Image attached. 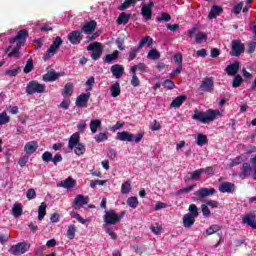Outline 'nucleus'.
<instances>
[{"label": "nucleus", "mask_w": 256, "mask_h": 256, "mask_svg": "<svg viewBox=\"0 0 256 256\" xmlns=\"http://www.w3.org/2000/svg\"><path fill=\"white\" fill-rule=\"evenodd\" d=\"M131 85L132 87H139V85H141V81L139 80V77H137V74L132 75Z\"/></svg>", "instance_id": "63"}, {"label": "nucleus", "mask_w": 256, "mask_h": 256, "mask_svg": "<svg viewBox=\"0 0 256 256\" xmlns=\"http://www.w3.org/2000/svg\"><path fill=\"white\" fill-rule=\"evenodd\" d=\"M33 69H35V66L33 65V59H28L23 71L24 73L27 74V73H31Z\"/></svg>", "instance_id": "48"}, {"label": "nucleus", "mask_w": 256, "mask_h": 256, "mask_svg": "<svg viewBox=\"0 0 256 256\" xmlns=\"http://www.w3.org/2000/svg\"><path fill=\"white\" fill-rule=\"evenodd\" d=\"M129 19H131V14L122 12L117 18L116 23L117 25H127V23H129Z\"/></svg>", "instance_id": "27"}, {"label": "nucleus", "mask_w": 256, "mask_h": 256, "mask_svg": "<svg viewBox=\"0 0 256 256\" xmlns=\"http://www.w3.org/2000/svg\"><path fill=\"white\" fill-rule=\"evenodd\" d=\"M253 176V167L250 163L244 162L240 168V173L238 177L242 180L249 179V177Z\"/></svg>", "instance_id": "12"}, {"label": "nucleus", "mask_w": 256, "mask_h": 256, "mask_svg": "<svg viewBox=\"0 0 256 256\" xmlns=\"http://www.w3.org/2000/svg\"><path fill=\"white\" fill-rule=\"evenodd\" d=\"M136 67L141 73H147L149 71V67L145 63H138L136 64Z\"/></svg>", "instance_id": "60"}, {"label": "nucleus", "mask_w": 256, "mask_h": 256, "mask_svg": "<svg viewBox=\"0 0 256 256\" xmlns=\"http://www.w3.org/2000/svg\"><path fill=\"white\" fill-rule=\"evenodd\" d=\"M87 51H92L91 59H93V61H99V59H101V55H103V47L101 46V42H94L88 45Z\"/></svg>", "instance_id": "8"}, {"label": "nucleus", "mask_w": 256, "mask_h": 256, "mask_svg": "<svg viewBox=\"0 0 256 256\" xmlns=\"http://www.w3.org/2000/svg\"><path fill=\"white\" fill-rule=\"evenodd\" d=\"M241 83H243V77L241 75H236L233 82H232V87L234 89H237V87H241Z\"/></svg>", "instance_id": "51"}, {"label": "nucleus", "mask_w": 256, "mask_h": 256, "mask_svg": "<svg viewBox=\"0 0 256 256\" xmlns=\"http://www.w3.org/2000/svg\"><path fill=\"white\" fill-rule=\"evenodd\" d=\"M213 87H215L213 77H205L200 85V91H203L204 93H213Z\"/></svg>", "instance_id": "13"}, {"label": "nucleus", "mask_w": 256, "mask_h": 256, "mask_svg": "<svg viewBox=\"0 0 256 256\" xmlns=\"http://www.w3.org/2000/svg\"><path fill=\"white\" fill-rule=\"evenodd\" d=\"M59 77H61V73H57L55 70H50L42 76V81H45V83H53V81H57Z\"/></svg>", "instance_id": "17"}, {"label": "nucleus", "mask_w": 256, "mask_h": 256, "mask_svg": "<svg viewBox=\"0 0 256 256\" xmlns=\"http://www.w3.org/2000/svg\"><path fill=\"white\" fill-rule=\"evenodd\" d=\"M195 217L191 214H185L182 218L184 229H191L195 225Z\"/></svg>", "instance_id": "21"}, {"label": "nucleus", "mask_w": 256, "mask_h": 256, "mask_svg": "<svg viewBox=\"0 0 256 256\" xmlns=\"http://www.w3.org/2000/svg\"><path fill=\"white\" fill-rule=\"evenodd\" d=\"M153 7H155V3L153 1H149L147 4L142 6L141 15L145 21H151V17H153Z\"/></svg>", "instance_id": "10"}, {"label": "nucleus", "mask_w": 256, "mask_h": 256, "mask_svg": "<svg viewBox=\"0 0 256 256\" xmlns=\"http://www.w3.org/2000/svg\"><path fill=\"white\" fill-rule=\"evenodd\" d=\"M203 175V168L195 170L193 173H190V177H188V181H198Z\"/></svg>", "instance_id": "39"}, {"label": "nucleus", "mask_w": 256, "mask_h": 256, "mask_svg": "<svg viewBox=\"0 0 256 256\" xmlns=\"http://www.w3.org/2000/svg\"><path fill=\"white\" fill-rule=\"evenodd\" d=\"M42 160L44 161V163H50V161H53V154L49 151H45L42 154Z\"/></svg>", "instance_id": "53"}, {"label": "nucleus", "mask_w": 256, "mask_h": 256, "mask_svg": "<svg viewBox=\"0 0 256 256\" xmlns=\"http://www.w3.org/2000/svg\"><path fill=\"white\" fill-rule=\"evenodd\" d=\"M77 185V181L72 177H68L66 180L57 183V187H63V189H73Z\"/></svg>", "instance_id": "22"}, {"label": "nucleus", "mask_w": 256, "mask_h": 256, "mask_svg": "<svg viewBox=\"0 0 256 256\" xmlns=\"http://www.w3.org/2000/svg\"><path fill=\"white\" fill-rule=\"evenodd\" d=\"M242 223L252 227V229H256V216L253 214H247L243 219Z\"/></svg>", "instance_id": "25"}, {"label": "nucleus", "mask_w": 256, "mask_h": 256, "mask_svg": "<svg viewBox=\"0 0 256 256\" xmlns=\"http://www.w3.org/2000/svg\"><path fill=\"white\" fill-rule=\"evenodd\" d=\"M101 127V120L94 119L90 121V131L91 133H97V129Z\"/></svg>", "instance_id": "40"}, {"label": "nucleus", "mask_w": 256, "mask_h": 256, "mask_svg": "<svg viewBox=\"0 0 256 256\" xmlns=\"http://www.w3.org/2000/svg\"><path fill=\"white\" fill-rule=\"evenodd\" d=\"M121 193H122V195H127V194L131 193V183L130 182L122 183Z\"/></svg>", "instance_id": "45"}, {"label": "nucleus", "mask_w": 256, "mask_h": 256, "mask_svg": "<svg viewBox=\"0 0 256 256\" xmlns=\"http://www.w3.org/2000/svg\"><path fill=\"white\" fill-rule=\"evenodd\" d=\"M73 95V83H67L62 90V97H71Z\"/></svg>", "instance_id": "35"}, {"label": "nucleus", "mask_w": 256, "mask_h": 256, "mask_svg": "<svg viewBox=\"0 0 256 256\" xmlns=\"http://www.w3.org/2000/svg\"><path fill=\"white\" fill-rule=\"evenodd\" d=\"M110 71L116 79H121L123 73H125V68L122 65L114 64L111 66Z\"/></svg>", "instance_id": "19"}, {"label": "nucleus", "mask_w": 256, "mask_h": 256, "mask_svg": "<svg viewBox=\"0 0 256 256\" xmlns=\"http://www.w3.org/2000/svg\"><path fill=\"white\" fill-rule=\"evenodd\" d=\"M145 137V132H139L136 136L127 131L118 132L116 134L117 141H128L129 143L135 141L136 143H141V139Z\"/></svg>", "instance_id": "3"}, {"label": "nucleus", "mask_w": 256, "mask_h": 256, "mask_svg": "<svg viewBox=\"0 0 256 256\" xmlns=\"http://www.w3.org/2000/svg\"><path fill=\"white\" fill-rule=\"evenodd\" d=\"M62 45H63V39L59 36L55 37L54 41L52 42V45L44 55V61H47L48 59H51V57L55 56L57 51H59V47H61Z\"/></svg>", "instance_id": "5"}, {"label": "nucleus", "mask_w": 256, "mask_h": 256, "mask_svg": "<svg viewBox=\"0 0 256 256\" xmlns=\"http://www.w3.org/2000/svg\"><path fill=\"white\" fill-rule=\"evenodd\" d=\"M21 73V68H15L12 70H6L4 75H9L10 77H17Z\"/></svg>", "instance_id": "52"}, {"label": "nucleus", "mask_w": 256, "mask_h": 256, "mask_svg": "<svg viewBox=\"0 0 256 256\" xmlns=\"http://www.w3.org/2000/svg\"><path fill=\"white\" fill-rule=\"evenodd\" d=\"M184 101H187V96L180 95L171 102L170 107L179 108L183 105Z\"/></svg>", "instance_id": "29"}, {"label": "nucleus", "mask_w": 256, "mask_h": 256, "mask_svg": "<svg viewBox=\"0 0 256 256\" xmlns=\"http://www.w3.org/2000/svg\"><path fill=\"white\" fill-rule=\"evenodd\" d=\"M147 58L152 59L153 61H157V59L161 58V53H159L157 49H151L148 52Z\"/></svg>", "instance_id": "41"}, {"label": "nucleus", "mask_w": 256, "mask_h": 256, "mask_svg": "<svg viewBox=\"0 0 256 256\" xmlns=\"http://www.w3.org/2000/svg\"><path fill=\"white\" fill-rule=\"evenodd\" d=\"M250 162L252 165V169L254 171L252 174V177H253L254 181H256V155L250 159Z\"/></svg>", "instance_id": "64"}, {"label": "nucleus", "mask_w": 256, "mask_h": 256, "mask_svg": "<svg viewBox=\"0 0 256 256\" xmlns=\"http://www.w3.org/2000/svg\"><path fill=\"white\" fill-rule=\"evenodd\" d=\"M89 203V198H85L83 195H77L74 199V205L76 207H83V205H87Z\"/></svg>", "instance_id": "30"}, {"label": "nucleus", "mask_w": 256, "mask_h": 256, "mask_svg": "<svg viewBox=\"0 0 256 256\" xmlns=\"http://www.w3.org/2000/svg\"><path fill=\"white\" fill-rule=\"evenodd\" d=\"M29 249H31V244L27 242H19L16 245H13L9 248V253H11V255L19 256L24 255V253H27Z\"/></svg>", "instance_id": "6"}, {"label": "nucleus", "mask_w": 256, "mask_h": 256, "mask_svg": "<svg viewBox=\"0 0 256 256\" xmlns=\"http://www.w3.org/2000/svg\"><path fill=\"white\" fill-rule=\"evenodd\" d=\"M9 121H11V118L7 115V112L0 113V125H7Z\"/></svg>", "instance_id": "49"}, {"label": "nucleus", "mask_w": 256, "mask_h": 256, "mask_svg": "<svg viewBox=\"0 0 256 256\" xmlns=\"http://www.w3.org/2000/svg\"><path fill=\"white\" fill-rule=\"evenodd\" d=\"M45 215H47V204H45V202H42L38 208L39 221H43V219L45 218Z\"/></svg>", "instance_id": "33"}, {"label": "nucleus", "mask_w": 256, "mask_h": 256, "mask_svg": "<svg viewBox=\"0 0 256 256\" xmlns=\"http://www.w3.org/2000/svg\"><path fill=\"white\" fill-rule=\"evenodd\" d=\"M162 85L164 89H168V90L175 89V82L171 81V79L164 80Z\"/></svg>", "instance_id": "55"}, {"label": "nucleus", "mask_w": 256, "mask_h": 256, "mask_svg": "<svg viewBox=\"0 0 256 256\" xmlns=\"http://www.w3.org/2000/svg\"><path fill=\"white\" fill-rule=\"evenodd\" d=\"M94 139L96 143H103V141H107L109 139V136H107V133L100 132L94 137Z\"/></svg>", "instance_id": "47"}, {"label": "nucleus", "mask_w": 256, "mask_h": 256, "mask_svg": "<svg viewBox=\"0 0 256 256\" xmlns=\"http://www.w3.org/2000/svg\"><path fill=\"white\" fill-rule=\"evenodd\" d=\"M221 115V111L208 109L206 111L195 110L192 119L194 121H199L203 125H207L209 123H213L217 117Z\"/></svg>", "instance_id": "1"}, {"label": "nucleus", "mask_w": 256, "mask_h": 256, "mask_svg": "<svg viewBox=\"0 0 256 256\" xmlns=\"http://www.w3.org/2000/svg\"><path fill=\"white\" fill-rule=\"evenodd\" d=\"M127 205L132 209H137V207L139 206V200L135 196L129 197L127 199Z\"/></svg>", "instance_id": "42"}, {"label": "nucleus", "mask_w": 256, "mask_h": 256, "mask_svg": "<svg viewBox=\"0 0 256 256\" xmlns=\"http://www.w3.org/2000/svg\"><path fill=\"white\" fill-rule=\"evenodd\" d=\"M152 233H154V235H161V232L163 231V226H161V224L159 223H155V225L150 227Z\"/></svg>", "instance_id": "50"}, {"label": "nucleus", "mask_w": 256, "mask_h": 256, "mask_svg": "<svg viewBox=\"0 0 256 256\" xmlns=\"http://www.w3.org/2000/svg\"><path fill=\"white\" fill-rule=\"evenodd\" d=\"M116 45L120 51H125V39L124 38H117Z\"/></svg>", "instance_id": "57"}, {"label": "nucleus", "mask_w": 256, "mask_h": 256, "mask_svg": "<svg viewBox=\"0 0 256 256\" xmlns=\"http://www.w3.org/2000/svg\"><path fill=\"white\" fill-rule=\"evenodd\" d=\"M217 231H221V226L214 224L211 225L207 230H206V235H213L214 233H217Z\"/></svg>", "instance_id": "46"}, {"label": "nucleus", "mask_w": 256, "mask_h": 256, "mask_svg": "<svg viewBox=\"0 0 256 256\" xmlns=\"http://www.w3.org/2000/svg\"><path fill=\"white\" fill-rule=\"evenodd\" d=\"M242 10H243V2H239L238 4H235L233 6V13L235 15H239V13H241Z\"/></svg>", "instance_id": "59"}, {"label": "nucleus", "mask_w": 256, "mask_h": 256, "mask_svg": "<svg viewBox=\"0 0 256 256\" xmlns=\"http://www.w3.org/2000/svg\"><path fill=\"white\" fill-rule=\"evenodd\" d=\"M139 51H141V49H139V47H135V48H131V51L129 53V57H128V61H133L135 59V57H137V53H139Z\"/></svg>", "instance_id": "54"}, {"label": "nucleus", "mask_w": 256, "mask_h": 256, "mask_svg": "<svg viewBox=\"0 0 256 256\" xmlns=\"http://www.w3.org/2000/svg\"><path fill=\"white\" fill-rule=\"evenodd\" d=\"M12 215L16 219L23 215V205L21 203H15L12 208Z\"/></svg>", "instance_id": "28"}, {"label": "nucleus", "mask_w": 256, "mask_h": 256, "mask_svg": "<svg viewBox=\"0 0 256 256\" xmlns=\"http://www.w3.org/2000/svg\"><path fill=\"white\" fill-rule=\"evenodd\" d=\"M239 68H240V63L239 61H236L230 65H228L225 69L227 75H229L230 77H234L235 75H237V73H239Z\"/></svg>", "instance_id": "20"}, {"label": "nucleus", "mask_w": 256, "mask_h": 256, "mask_svg": "<svg viewBox=\"0 0 256 256\" xmlns=\"http://www.w3.org/2000/svg\"><path fill=\"white\" fill-rule=\"evenodd\" d=\"M37 149H39V144L37 141H30L24 146V151L27 153V155H33Z\"/></svg>", "instance_id": "23"}, {"label": "nucleus", "mask_w": 256, "mask_h": 256, "mask_svg": "<svg viewBox=\"0 0 256 256\" xmlns=\"http://www.w3.org/2000/svg\"><path fill=\"white\" fill-rule=\"evenodd\" d=\"M241 163H243V157L237 156L231 161L230 167H237V165H241Z\"/></svg>", "instance_id": "61"}, {"label": "nucleus", "mask_w": 256, "mask_h": 256, "mask_svg": "<svg viewBox=\"0 0 256 256\" xmlns=\"http://www.w3.org/2000/svg\"><path fill=\"white\" fill-rule=\"evenodd\" d=\"M77 233V226H75L74 224H71L68 226V230L66 232V237H68V239H75V234Z\"/></svg>", "instance_id": "38"}, {"label": "nucleus", "mask_w": 256, "mask_h": 256, "mask_svg": "<svg viewBox=\"0 0 256 256\" xmlns=\"http://www.w3.org/2000/svg\"><path fill=\"white\" fill-rule=\"evenodd\" d=\"M205 39H207V34H205L204 32H198L196 34L195 41L198 45L201 44V41H204Z\"/></svg>", "instance_id": "56"}, {"label": "nucleus", "mask_w": 256, "mask_h": 256, "mask_svg": "<svg viewBox=\"0 0 256 256\" xmlns=\"http://www.w3.org/2000/svg\"><path fill=\"white\" fill-rule=\"evenodd\" d=\"M131 5L133 7H135V5H137V0H125L124 3H122L118 9L119 11H125V9H129V7H131Z\"/></svg>", "instance_id": "36"}, {"label": "nucleus", "mask_w": 256, "mask_h": 256, "mask_svg": "<svg viewBox=\"0 0 256 256\" xmlns=\"http://www.w3.org/2000/svg\"><path fill=\"white\" fill-rule=\"evenodd\" d=\"M125 213V211H122L120 214H117L113 209L108 210L103 216V221L106 225H117L125 217Z\"/></svg>", "instance_id": "2"}, {"label": "nucleus", "mask_w": 256, "mask_h": 256, "mask_svg": "<svg viewBox=\"0 0 256 256\" xmlns=\"http://www.w3.org/2000/svg\"><path fill=\"white\" fill-rule=\"evenodd\" d=\"M67 39L71 45H80L83 41V31L74 30L68 34Z\"/></svg>", "instance_id": "11"}, {"label": "nucleus", "mask_w": 256, "mask_h": 256, "mask_svg": "<svg viewBox=\"0 0 256 256\" xmlns=\"http://www.w3.org/2000/svg\"><path fill=\"white\" fill-rule=\"evenodd\" d=\"M95 29H97V21L91 20L86 23L80 31H82V33H86V35H91V33L95 32Z\"/></svg>", "instance_id": "18"}, {"label": "nucleus", "mask_w": 256, "mask_h": 256, "mask_svg": "<svg viewBox=\"0 0 256 256\" xmlns=\"http://www.w3.org/2000/svg\"><path fill=\"white\" fill-rule=\"evenodd\" d=\"M89 99H91V93H82L76 98V107L84 108L87 107V103H89Z\"/></svg>", "instance_id": "15"}, {"label": "nucleus", "mask_w": 256, "mask_h": 256, "mask_svg": "<svg viewBox=\"0 0 256 256\" xmlns=\"http://www.w3.org/2000/svg\"><path fill=\"white\" fill-rule=\"evenodd\" d=\"M157 21H165L166 23H169V21H171V15H169L168 13L163 12L161 14V17L157 18Z\"/></svg>", "instance_id": "62"}, {"label": "nucleus", "mask_w": 256, "mask_h": 256, "mask_svg": "<svg viewBox=\"0 0 256 256\" xmlns=\"http://www.w3.org/2000/svg\"><path fill=\"white\" fill-rule=\"evenodd\" d=\"M145 45H147V47H151V45H153V38H151L150 36L142 38L137 47L141 50L143 49V47H145Z\"/></svg>", "instance_id": "31"}, {"label": "nucleus", "mask_w": 256, "mask_h": 256, "mask_svg": "<svg viewBox=\"0 0 256 256\" xmlns=\"http://www.w3.org/2000/svg\"><path fill=\"white\" fill-rule=\"evenodd\" d=\"M235 189H237V187L231 182H222L218 187L220 193H235Z\"/></svg>", "instance_id": "16"}, {"label": "nucleus", "mask_w": 256, "mask_h": 256, "mask_svg": "<svg viewBox=\"0 0 256 256\" xmlns=\"http://www.w3.org/2000/svg\"><path fill=\"white\" fill-rule=\"evenodd\" d=\"M242 53H245V44L241 43V40H234L230 51L231 57H241Z\"/></svg>", "instance_id": "9"}, {"label": "nucleus", "mask_w": 256, "mask_h": 256, "mask_svg": "<svg viewBox=\"0 0 256 256\" xmlns=\"http://www.w3.org/2000/svg\"><path fill=\"white\" fill-rule=\"evenodd\" d=\"M111 97H119L121 95V85L119 82L114 83L110 88Z\"/></svg>", "instance_id": "32"}, {"label": "nucleus", "mask_w": 256, "mask_h": 256, "mask_svg": "<svg viewBox=\"0 0 256 256\" xmlns=\"http://www.w3.org/2000/svg\"><path fill=\"white\" fill-rule=\"evenodd\" d=\"M116 59H119V50H114L112 54L106 55L103 61L105 63H111Z\"/></svg>", "instance_id": "37"}, {"label": "nucleus", "mask_w": 256, "mask_h": 256, "mask_svg": "<svg viewBox=\"0 0 256 256\" xmlns=\"http://www.w3.org/2000/svg\"><path fill=\"white\" fill-rule=\"evenodd\" d=\"M27 37H29V31L22 29L18 31L17 35L10 40V43H16L14 48L19 51V49H21V47H23L25 44V39H27Z\"/></svg>", "instance_id": "7"}, {"label": "nucleus", "mask_w": 256, "mask_h": 256, "mask_svg": "<svg viewBox=\"0 0 256 256\" xmlns=\"http://www.w3.org/2000/svg\"><path fill=\"white\" fill-rule=\"evenodd\" d=\"M73 149L75 155H77L78 157H81V155H85V151H87V148L83 143L76 144Z\"/></svg>", "instance_id": "34"}, {"label": "nucleus", "mask_w": 256, "mask_h": 256, "mask_svg": "<svg viewBox=\"0 0 256 256\" xmlns=\"http://www.w3.org/2000/svg\"><path fill=\"white\" fill-rule=\"evenodd\" d=\"M188 211L190 213H187V215H192V217H199V208H197V205L191 204L189 205Z\"/></svg>", "instance_id": "43"}, {"label": "nucleus", "mask_w": 256, "mask_h": 256, "mask_svg": "<svg viewBox=\"0 0 256 256\" xmlns=\"http://www.w3.org/2000/svg\"><path fill=\"white\" fill-rule=\"evenodd\" d=\"M208 142L207 135L205 134H198L196 143L199 147H203Z\"/></svg>", "instance_id": "44"}, {"label": "nucleus", "mask_w": 256, "mask_h": 256, "mask_svg": "<svg viewBox=\"0 0 256 256\" xmlns=\"http://www.w3.org/2000/svg\"><path fill=\"white\" fill-rule=\"evenodd\" d=\"M221 13H223V7L214 5L208 14V19H216Z\"/></svg>", "instance_id": "26"}, {"label": "nucleus", "mask_w": 256, "mask_h": 256, "mask_svg": "<svg viewBox=\"0 0 256 256\" xmlns=\"http://www.w3.org/2000/svg\"><path fill=\"white\" fill-rule=\"evenodd\" d=\"M215 193H217L215 188H200L194 193V195H196L198 199H205V197L215 195Z\"/></svg>", "instance_id": "14"}, {"label": "nucleus", "mask_w": 256, "mask_h": 256, "mask_svg": "<svg viewBox=\"0 0 256 256\" xmlns=\"http://www.w3.org/2000/svg\"><path fill=\"white\" fill-rule=\"evenodd\" d=\"M81 141V135L79 132H76L70 136V139L68 141V147L70 149H75L76 145H78Z\"/></svg>", "instance_id": "24"}, {"label": "nucleus", "mask_w": 256, "mask_h": 256, "mask_svg": "<svg viewBox=\"0 0 256 256\" xmlns=\"http://www.w3.org/2000/svg\"><path fill=\"white\" fill-rule=\"evenodd\" d=\"M46 87L45 84H41L37 80H31L26 86V93L28 95H35V93L43 94Z\"/></svg>", "instance_id": "4"}, {"label": "nucleus", "mask_w": 256, "mask_h": 256, "mask_svg": "<svg viewBox=\"0 0 256 256\" xmlns=\"http://www.w3.org/2000/svg\"><path fill=\"white\" fill-rule=\"evenodd\" d=\"M192 189H195V185H190L188 187L182 188L176 192V195H183V193H190Z\"/></svg>", "instance_id": "58"}]
</instances>
